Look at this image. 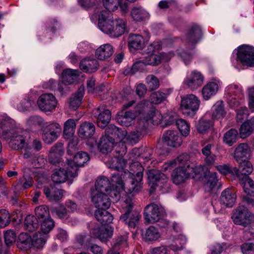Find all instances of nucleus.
Returning <instances> with one entry per match:
<instances>
[{"mask_svg": "<svg viewBox=\"0 0 254 254\" xmlns=\"http://www.w3.org/2000/svg\"><path fill=\"white\" fill-rule=\"evenodd\" d=\"M15 122L6 116H0V137L9 140V145L14 150H21L29 144L30 135L26 130L14 127Z\"/></svg>", "mask_w": 254, "mask_h": 254, "instance_id": "1", "label": "nucleus"}, {"mask_svg": "<svg viewBox=\"0 0 254 254\" xmlns=\"http://www.w3.org/2000/svg\"><path fill=\"white\" fill-rule=\"evenodd\" d=\"M32 240L31 236L27 233H21L18 236L17 247L19 249L27 250L32 247Z\"/></svg>", "mask_w": 254, "mask_h": 254, "instance_id": "43", "label": "nucleus"}, {"mask_svg": "<svg viewBox=\"0 0 254 254\" xmlns=\"http://www.w3.org/2000/svg\"><path fill=\"white\" fill-rule=\"evenodd\" d=\"M143 37L138 34H130L128 39V46L131 51L142 49L144 46Z\"/></svg>", "mask_w": 254, "mask_h": 254, "instance_id": "31", "label": "nucleus"}, {"mask_svg": "<svg viewBox=\"0 0 254 254\" xmlns=\"http://www.w3.org/2000/svg\"><path fill=\"white\" fill-rule=\"evenodd\" d=\"M115 20H114L113 14L112 12L107 11H102L98 17V27L103 33L108 35H116L120 32L122 28H118L115 32L111 31Z\"/></svg>", "mask_w": 254, "mask_h": 254, "instance_id": "6", "label": "nucleus"}, {"mask_svg": "<svg viewBox=\"0 0 254 254\" xmlns=\"http://www.w3.org/2000/svg\"><path fill=\"white\" fill-rule=\"evenodd\" d=\"M32 246L39 249L42 247L46 243L45 234L38 232L34 234L32 240Z\"/></svg>", "mask_w": 254, "mask_h": 254, "instance_id": "54", "label": "nucleus"}, {"mask_svg": "<svg viewBox=\"0 0 254 254\" xmlns=\"http://www.w3.org/2000/svg\"><path fill=\"white\" fill-rule=\"evenodd\" d=\"M160 236L158 230L154 226L149 227L143 234V239L146 241H156Z\"/></svg>", "mask_w": 254, "mask_h": 254, "instance_id": "45", "label": "nucleus"}, {"mask_svg": "<svg viewBox=\"0 0 254 254\" xmlns=\"http://www.w3.org/2000/svg\"><path fill=\"white\" fill-rule=\"evenodd\" d=\"M113 28L111 29V31H112L113 32H115L117 29H118V28H122V30H120L121 32L119 33L118 34H116V35H109L111 37L113 38H117L121 36L125 32L126 29V24L125 22L121 18H118L115 20V22L114 23Z\"/></svg>", "mask_w": 254, "mask_h": 254, "instance_id": "55", "label": "nucleus"}, {"mask_svg": "<svg viewBox=\"0 0 254 254\" xmlns=\"http://www.w3.org/2000/svg\"><path fill=\"white\" fill-rule=\"evenodd\" d=\"M237 57L243 64L254 67V48L248 45H243L238 48Z\"/></svg>", "mask_w": 254, "mask_h": 254, "instance_id": "10", "label": "nucleus"}, {"mask_svg": "<svg viewBox=\"0 0 254 254\" xmlns=\"http://www.w3.org/2000/svg\"><path fill=\"white\" fill-rule=\"evenodd\" d=\"M135 118V113H133L132 110L127 111L122 110L118 113L116 119L117 122L121 125L129 126Z\"/></svg>", "mask_w": 254, "mask_h": 254, "instance_id": "30", "label": "nucleus"}, {"mask_svg": "<svg viewBox=\"0 0 254 254\" xmlns=\"http://www.w3.org/2000/svg\"><path fill=\"white\" fill-rule=\"evenodd\" d=\"M131 16L135 21H141L149 17L148 12L142 7H134L131 11Z\"/></svg>", "mask_w": 254, "mask_h": 254, "instance_id": "42", "label": "nucleus"}, {"mask_svg": "<svg viewBox=\"0 0 254 254\" xmlns=\"http://www.w3.org/2000/svg\"><path fill=\"white\" fill-rule=\"evenodd\" d=\"M147 177L150 184L154 186L163 187L167 183V176L158 170H150L147 172Z\"/></svg>", "mask_w": 254, "mask_h": 254, "instance_id": "20", "label": "nucleus"}, {"mask_svg": "<svg viewBox=\"0 0 254 254\" xmlns=\"http://www.w3.org/2000/svg\"><path fill=\"white\" fill-rule=\"evenodd\" d=\"M91 198L92 202L98 209H108L110 206V199L107 193L92 190Z\"/></svg>", "mask_w": 254, "mask_h": 254, "instance_id": "14", "label": "nucleus"}, {"mask_svg": "<svg viewBox=\"0 0 254 254\" xmlns=\"http://www.w3.org/2000/svg\"><path fill=\"white\" fill-rule=\"evenodd\" d=\"M238 139V131L235 129H231L224 135L223 140L228 146H231Z\"/></svg>", "mask_w": 254, "mask_h": 254, "instance_id": "51", "label": "nucleus"}, {"mask_svg": "<svg viewBox=\"0 0 254 254\" xmlns=\"http://www.w3.org/2000/svg\"><path fill=\"white\" fill-rule=\"evenodd\" d=\"M225 96L230 106L235 108L239 105L240 100L244 95L240 87L236 84H230L226 88Z\"/></svg>", "mask_w": 254, "mask_h": 254, "instance_id": "8", "label": "nucleus"}, {"mask_svg": "<svg viewBox=\"0 0 254 254\" xmlns=\"http://www.w3.org/2000/svg\"><path fill=\"white\" fill-rule=\"evenodd\" d=\"M66 170L60 168L58 170H55L51 176L52 180L56 183H63L67 179H72L76 175V168L73 167L72 170L67 166Z\"/></svg>", "mask_w": 254, "mask_h": 254, "instance_id": "13", "label": "nucleus"}, {"mask_svg": "<svg viewBox=\"0 0 254 254\" xmlns=\"http://www.w3.org/2000/svg\"><path fill=\"white\" fill-rule=\"evenodd\" d=\"M254 131V117L247 120L241 126L240 128V136L245 138L250 135Z\"/></svg>", "mask_w": 254, "mask_h": 254, "instance_id": "37", "label": "nucleus"}, {"mask_svg": "<svg viewBox=\"0 0 254 254\" xmlns=\"http://www.w3.org/2000/svg\"><path fill=\"white\" fill-rule=\"evenodd\" d=\"M113 228L111 227L91 228L90 233L95 238L99 239L101 242L108 241L113 235Z\"/></svg>", "mask_w": 254, "mask_h": 254, "instance_id": "23", "label": "nucleus"}, {"mask_svg": "<svg viewBox=\"0 0 254 254\" xmlns=\"http://www.w3.org/2000/svg\"><path fill=\"white\" fill-rule=\"evenodd\" d=\"M64 152V144L57 142L50 149L49 155V161L54 164L61 162V157Z\"/></svg>", "mask_w": 254, "mask_h": 254, "instance_id": "24", "label": "nucleus"}, {"mask_svg": "<svg viewBox=\"0 0 254 254\" xmlns=\"http://www.w3.org/2000/svg\"><path fill=\"white\" fill-rule=\"evenodd\" d=\"M99 66L98 61L95 59L85 58L79 64L81 70L85 72L92 73L96 71Z\"/></svg>", "mask_w": 254, "mask_h": 254, "instance_id": "29", "label": "nucleus"}, {"mask_svg": "<svg viewBox=\"0 0 254 254\" xmlns=\"http://www.w3.org/2000/svg\"><path fill=\"white\" fill-rule=\"evenodd\" d=\"M212 117L214 119H220L223 118L226 115V112L224 108L222 101L217 102L212 107Z\"/></svg>", "mask_w": 254, "mask_h": 254, "instance_id": "47", "label": "nucleus"}, {"mask_svg": "<svg viewBox=\"0 0 254 254\" xmlns=\"http://www.w3.org/2000/svg\"><path fill=\"white\" fill-rule=\"evenodd\" d=\"M16 238V234L12 230H7L4 233V242L7 246L12 245L15 242Z\"/></svg>", "mask_w": 254, "mask_h": 254, "instance_id": "63", "label": "nucleus"}, {"mask_svg": "<svg viewBox=\"0 0 254 254\" xmlns=\"http://www.w3.org/2000/svg\"><path fill=\"white\" fill-rule=\"evenodd\" d=\"M211 126V122L204 116L199 120L197 125V129L199 132L203 133Z\"/></svg>", "mask_w": 254, "mask_h": 254, "instance_id": "61", "label": "nucleus"}, {"mask_svg": "<svg viewBox=\"0 0 254 254\" xmlns=\"http://www.w3.org/2000/svg\"><path fill=\"white\" fill-rule=\"evenodd\" d=\"M240 165L239 169L234 167L233 170L235 174L239 178L241 181H244V179L250 178L249 177L253 170V168L250 162L244 160L238 162Z\"/></svg>", "mask_w": 254, "mask_h": 254, "instance_id": "19", "label": "nucleus"}, {"mask_svg": "<svg viewBox=\"0 0 254 254\" xmlns=\"http://www.w3.org/2000/svg\"><path fill=\"white\" fill-rule=\"evenodd\" d=\"M55 226V222L50 217L45 218L41 223V231L44 234L48 233L51 231Z\"/></svg>", "mask_w": 254, "mask_h": 254, "instance_id": "60", "label": "nucleus"}, {"mask_svg": "<svg viewBox=\"0 0 254 254\" xmlns=\"http://www.w3.org/2000/svg\"><path fill=\"white\" fill-rule=\"evenodd\" d=\"M187 159V155L182 154L177 158L170 161L164 165L165 170L171 169L178 164H182L183 165L175 169L172 173L171 176L173 183L176 185H180L183 183L190 176V166L189 162L185 163Z\"/></svg>", "mask_w": 254, "mask_h": 254, "instance_id": "2", "label": "nucleus"}, {"mask_svg": "<svg viewBox=\"0 0 254 254\" xmlns=\"http://www.w3.org/2000/svg\"><path fill=\"white\" fill-rule=\"evenodd\" d=\"M25 228L29 232L36 230L39 226V222L37 218L34 215H29L26 216L24 221Z\"/></svg>", "mask_w": 254, "mask_h": 254, "instance_id": "48", "label": "nucleus"}, {"mask_svg": "<svg viewBox=\"0 0 254 254\" xmlns=\"http://www.w3.org/2000/svg\"><path fill=\"white\" fill-rule=\"evenodd\" d=\"M163 139L167 145L173 147L180 146L183 142L181 135L173 130L166 131L163 134Z\"/></svg>", "mask_w": 254, "mask_h": 254, "instance_id": "18", "label": "nucleus"}, {"mask_svg": "<svg viewBox=\"0 0 254 254\" xmlns=\"http://www.w3.org/2000/svg\"><path fill=\"white\" fill-rule=\"evenodd\" d=\"M145 129L144 121H140L138 123V127H136V128L131 131L127 136V141L131 144H136L140 139L142 131Z\"/></svg>", "mask_w": 254, "mask_h": 254, "instance_id": "26", "label": "nucleus"}, {"mask_svg": "<svg viewBox=\"0 0 254 254\" xmlns=\"http://www.w3.org/2000/svg\"><path fill=\"white\" fill-rule=\"evenodd\" d=\"M39 109L44 112H51L57 106L58 101L55 96L51 93L42 94L37 100Z\"/></svg>", "mask_w": 254, "mask_h": 254, "instance_id": "12", "label": "nucleus"}, {"mask_svg": "<svg viewBox=\"0 0 254 254\" xmlns=\"http://www.w3.org/2000/svg\"><path fill=\"white\" fill-rule=\"evenodd\" d=\"M146 65L144 62L143 58L140 60L136 62L132 65L130 69H126L124 71V74L127 75L128 73L131 74H135L137 71H141L144 69L145 66Z\"/></svg>", "mask_w": 254, "mask_h": 254, "instance_id": "56", "label": "nucleus"}, {"mask_svg": "<svg viewBox=\"0 0 254 254\" xmlns=\"http://www.w3.org/2000/svg\"><path fill=\"white\" fill-rule=\"evenodd\" d=\"M200 101L193 94H188L182 98L180 109L182 113L186 116L193 117L198 110Z\"/></svg>", "mask_w": 254, "mask_h": 254, "instance_id": "5", "label": "nucleus"}, {"mask_svg": "<svg viewBox=\"0 0 254 254\" xmlns=\"http://www.w3.org/2000/svg\"><path fill=\"white\" fill-rule=\"evenodd\" d=\"M90 160L89 155L85 152H79L74 156L73 160H68L66 166H69L71 170L75 167L76 168V175L77 176V171L78 167L83 166L85 163Z\"/></svg>", "mask_w": 254, "mask_h": 254, "instance_id": "21", "label": "nucleus"}, {"mask_svg": "<svg viewBox=\"0 0 254 254\" xmlns=\"http://www.w3.org/2000/svg\"><path fill=\"white\" fill-rule=\"evenodd\" d=\"M115 139L113 137L103 136L98 145V148L102 153H108L110 152L112 148L115 146Z\"/></svg>", "mask_w": 254, "mask_h": 254, "instance_id": "32", "label": "nucleus"}, {"mask_svg": "<svg viewBox=\"0 0 254 254\" xmlns=\"http://www.w3.org/2000/svg\"><path fill=\"white\" fill-rule=\"evenodd\" d=\"M127 161L121 157H115L108 159L106 164L109 168L119 171L126 166Z\"/></svg>", "mask_w": 254, "mask_h": 254, "instance_id": "41", "label": "nucleus"}, {"mask_svg": "<svg viewBox=\"0 0 254 254\" xmlns=\"http://www.w3.org/2000/svg\"><path fill=\"white\" fill-rule=\"evenodd\" d=\"M79 71L78 70L70 68L64 70L62 74V82L58 84V90L62 92L64 90V88L62 87V84L66 85L73 83L79 75Z\"/></svg>", "mask_w": 254, "mask_h": 254, "instance_id": "22", "label": "nucleus"}, {"mask_svg": "<svg viewBox=\"0 0 254 254\" xmlns=\"http://www.w3.org/2000/svg\"><path fill=\"white\" fill-rule=\"evenodd\" d=\"M202 38L201 28L196 25L191 26L186 34V43L190 49H193Z\"/></svg>", "mask_w": 254, "mask_h": 254, "instance_id": "15", "label": "nucleus"}, {"mask_svg": "<svg viewBox=\"0 0 254 254\" xmlns=\"http://www.w3.org/2000/svg\"><path fill=\"white\" fill-rule=\"evenodd\" d=\"M106 209H97L95 212L94 214L96 219L102 225L110 224L113 220L112 215L107 211Z\"/></svg>", "mask_w": 254, "mask_h": 254, "instance_id": "38", "label": "nucleus"}, {"mask_svg": "<svg viewBox=\"0 0 254 254\" xmlns=\"http://www.w3.org/2000/svg\"><path fill=\"white\" fill-rule=\"evenodd\" d=\"M10 221V216L5 209L0 210V227H4L8 225Z\"/></svg>", "mask_w": 254, "mask_h": 254, "instance_id": "64", "label": "nucleus"}, {"mask_svg": "<svg viewBox=\"0 0 254 254\" xmlns=\"http://www.w3.org/2000/svg\"><path fill=\"white\" fill-rule=\"evenodd\" d=\"M242 182L245 193L250 196L254 197V181L250 178H248Z\"/></svg>", "mask_w": 254, "mask_h": 254, "instance_id": "58", "label": "nucleus"}, {"mask_svg": "<svg viewBox=\"0 0 254 254\" xmlns=\"http://www.w3.org/2000/svg\"><path fill=\"white\" fill-rule=\"evenodd\" d=\"M95 131V127L91 123L85 122L81 125L78 130L79 135L83 138H91Z\"/></svg>", "mask_w": 254, "mask_h": 254, "instance_id": "35", "label": "nucleus"}, {"mask_svg": "<svg viewBox=\"0 0 254 254\" xmlns=\"http://www.w3.org/2000/svg\"><path fill=\"white\" fill-rule=\"evenodd\" d=\"M76 123L73 119H68L64 124V135L65 138L68 139L74 133Z\"/></svg>", "mask_w": 254, "mask_h": 254, "instance_id": "46", "label": "nucleus"}, {"mask_svg": "<svg viewBox=\"0 0 254 254\" xmlns=\"http://www.w3.org/2000/svg\"><path fill=\"white\" fill-rule=\"evenodd\" d=\"M236 199V195L234 190L231 189L227 188L221 193L220 202L227 207H232L234 204Z\"/></svg>", "mask_w": 254, "mask_h": 254, "instance_id": "27", "label": "nucleus"}, {"mask_svg": "<svg viewBox=\"0 0 254 254\" xmlns=\"http://www.w3.org/2000/svg\"><path fill=\"white\" fill-rule=\"evenodd\" d=\"M207 178V181L205 184V189L206 190L209 191L216 186L218 180L217 173L209 171Z\"/></svg>", "mask_w": 254, "mask_h": 254, "instance_id": "53", "label": "nucleus"}, {"mask_svg": "<svg viewBox=\"0 0 254 254\" xmlns=\"http://www.w3.org/2000/svg\"><path fill=\"white\" fill-rule=\"evenodd\" d=\"M212 145L207 144L201 149L202 154L205 156L204 162L205 165L208 167L212 166L215 163L216 156L211 152Z\"/></svg>", "mask_w": 254, "mask_h": 254, "instance_id": "40", "label": "nucleus"}, {"mask_svg": "<svg viewBox=\"0 0 254 254\" xmlns=\"http://www.w3.org/2000/svg\"><path fill=\"white\" fill-rule=\"evenodd\" d=\"M167 98V94L160 91L153 92L150 96V101L152 104H159Z\"/></svg>", "mask_w": 254, "mask_h": 254, "instance_id": "59", "label": "nucleus"}, {"mask_svg": "<svg viewBox=\"0 0 254 254\" xmlns=\"http://www.w3.org/2000/svg\"><path fill=\"white\" fill-rule=\"evenodd\" d=\"M111 183L106 177L99 178L95 183V189L92 190H98L100 192L107 193L111 190Z\"/></svg>", "mask_w": 254, "mask_h": 254, "instance_id": "39", "label": "nucleus"}, {"mask_svg": "<svg viewBox=\"0 0 254 254\" xmlns=\"http://www.w3.org/2000/svg\"><path fill=\"white\" fill-rule=\"evenodd\" d=\"M44 193L48 199L51 201H57L63 196V190L57 188L55 186H51L50 188L45 187Z\"/></svg>", "mask_w": 254, "mask_h": 254, "instance_id": "28", "label": "nucleus"}, {"mask_svg": "<svg viewBox=\"0 0 254 254\" xmlns=\"http://www.w3.org/2000/svg\"><path fill=\"white\" fill-rule=\"evenodd\" d=\"M219 86V81H212L205 85L201 90L203 98L205 100L210 99L216 94L218 91Z\"/></svg>", "mask_w": 254, "mask_h": 254, "instance_id": "25", "label": "nucleus"}, {"mask_svg": "<svg viewBox=\"0 0 254 254\" xmlns=\"http://www.w3.org/2000/svg\"><path fill=\"white\" fill-rule=\"evenodd\" d=\"M114 53L113 46L109 44H106L100 46L96 51V57L101 60H105L111 57Z\"/></svg>", "mask_w": 254, "mask_h": 254, "instance_id": "34", "label": "nucleus"}, {"mask_svg": "<svg viewBox=\"0 0 254 254\" xmlns=\"http://www.w3.org/2000/svg\"><path fill=\"white\" fill-rule=\"evenodd\" d=\"M123 214L120 220L127 225L131 228H134L138 224L140 215L139 213L132 210L133 203L130 199H127L122 204Z\"/></svg>", "mask_w": 254, "mask_h": 254, "instance_id": "4", "label": "nucleus"}, {"mask_svg": "<svg viewBox=\"0 0 254 254\" xmlns=\"http://www.w3.org/2000/svg\"><path fill=\"white\" fill-rule=\"evenodd\" d=\"M61 131L62 127L59 124L51 123L46 126L43 130V140L46 144H51L58 139Z\"/></svg>", "mask_w": 254, "mask_h": 254, "instance_id": "9", "label": "nucleus"}, {"mask_svg": "<svg viewBox=\"0 0 254 254\" xmlns=\"http://www.w3.org/2000/svg\"><path fill=\"white\" fill-rule=\"evenodd\" d=\"M145 80L149 91L155 90L159 87V80L153 74L148 75Z\"/></svg>", "mask_w": 254, "mask_h": 254, "instance_id": "52", "label": "nucleus"}, {"mask_svg": "<svg viewBox=\"0 0 254 254\" xmlns=\"http://www.w3.org/2000/svg\"><path fill=\"white\" fill-rule=\"evenodd\" d=\"M84 93V87L80 86L77 91L73 94L69 98V107L72 110H76L81 104L83 95Z\"/></svg>", "mask_w": 254, "mask_h": 254, "instance_id": "33", "label": "nucleus"}, {"mask_svg": "<svg viewBox=\"0 0 254 254\" xmlns=\"http://www.w3.org/2000/svg\"><path fill=\"white\" fill-rule=\"evenodd\" d=\"M164 213L163 208L155 203L147 205L144 209V218L149 223L158 222Z\"/></svg>", "mask_w": 254, "mask_h": 254, "instance_id": "11", "label": "nucleus"}, {"mask_svg": "<svg viewBox=\"0 0 254 254\" xmlns=\"http://www.w3.org/2000/svg\"><path fill=\"white\" fill-rule=\"evenodd\" d=\"M130 171H124V178H128L130 184L127 192L135 193L140 191L142 188L143 168L138 162L131 163L129 166Z\"/></svg>", "mask_w": 254, "mask_h": 254, "instance_id": "3", "label": "nucleus"}, {"mask_svg": "<svg viewBox=\"0 0 254 254\" xmlns=\"http://www.w3.org/2000/svg\"><path fill=\"white\" fill-rule=\"evenodd\" d=\"M249 153V147L246 143H241L235 149L234 158L237 162L246 160Z\"/></svg>", "mask_w": 254, "mask_h": 254, "instance_id": "36", "label": "nucleus"}, {"mask_svg": "<svg viewBox=\"0 0 254 254\" xmlns=\"http://www.w3.org/2000/svg\"><path fill=\"white\" fill-rule=\"evenodd\" d=\"M174 121L176 122V125L181 133L183 136H187L189 135L190 131V127L189 124L185 120L182 119L178 120L171 118L168 125L172 124Z\"/></svg>", "mask_w": 254, "mask_h": 254, "instance_id": "44", "label": "nucleus"}, {"mask_svg": "<svg viewBox=\"0 0 254 254\" xmlns=\"http://www.w3.org/2000/svg\"><path fill=\"white\" fill-rule=\"evenodd\" d=\"M124 172H122L121 173H120V172H118L113 174L111 178L112 186L115 185L116 186V188L125 189L124 181L123 180V178H124Z\"/></svg>", "mask_w": 254, "mask_h": 254, "instance_id": "57", "label": "nucleus"}, {"mask_svg": "<svg viewBox=\"0 0 254 254\" xmlns=\"http://www.w3.org/2000/svg\"><path fill=\"white\" fill-rule=\"evenodd\" d=\"M103 4L107 12H111L118 9L119 0H103Z\"/></svg>", "mask_w": 254, "mask_h": 254, "instance_id": "62", "label": "nucleus"}, {"mask_svg": "<svg viewBox=\"0 0 254 254\" xmlns=\"http://www.w3.org/2000/svg\"><path fill=\"white\" fill-rule=\"evenodd\" d=\"M94 115L97 117V124L98 127L104 128L107 126L111 118V113L109 110L102 106L97 108L94 111Z\"/></svg>", "mask_w": 254, "mask_h": 254, "instance_id": "16", "label": "nucleus"}, {"mask_svg": "<svg viewBox=\"0 0 254 254\" xmlns=\"http://www.w3.org/2000/svg\"><path fill=\"white\" fill-rule=\"evenodd\" d=\"M232 219L235 224L247 227L254 223V214L244 206H240L233 213Z\"/></svg>", "mask_w": 254, "mask_h": 254, "instance_id": "7", "label": "nucleus"}, {"mask_svg": "<svg viewBox=\"0 0 254 254\" xmlns=\"http://www.w3.org/2000/svg\"><path fill=\"white\" fill-rule=\"evenodd\" d=\"M164 53H161L160 55H157L156 54H149L143 58L144 62L146 65H158L164 58Z\"/></svg>", "mask_w": 254, "mask_h": 254, "instance_id": "49", "label": "nucleus"}, {"mask_svg": "<svg viewBox=\"0 0 254 254\" xmlns=\"http://www.w3.org/2000/svg\"><path fill=\"white\" fill-rule=\"evenodd\" d=\"M51 211L53 216H57L59 219H64L68 216V212L66 207L64 205H59L52 207Z\"/></svg>", "mask_w": 254, "mask_h": 254, "instance_id": "50", "label": "nucleus"}, {"mask_svg": "<svg viewBox=\"0 0 254 254\" xmlns=\"http://www.w3.org/2000/svg\"><path fill=\"white\" fill-rule=\"evenodd\" d=\"M203 76L199 71L194 70L188 74L185 82L188 87L193 90L200 87L203 82Z\"/></svg>", "mask_w": 254, "mask_h": 254, "instance_id": "17", "label": "nucleus"}]
</instances>
